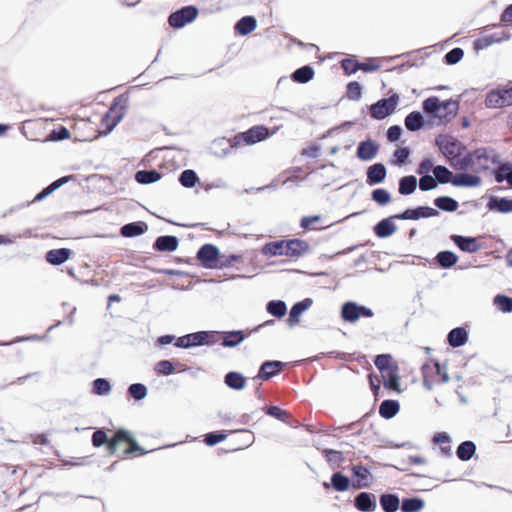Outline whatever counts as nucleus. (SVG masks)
<instances>
[{
    "mask_svg": "<svg viewBox=\"0 0 512 512\" xmlns=\"http://www.w3.org/2000/svg\"><path fill=\"white\" fill-rule=\"evenodd\" d=\"M269 130L263 125L253 126L244 132L236 134L232 139L220 138L212 143L211 149L218 157L227 156L230 151L241 145H253L265 140Z\"/></svg>",
    "mask_w": 512,
    "mask_h": 512,
    "instance_id": "obj_1",
    "label": "nucleus"
},
{
    "mask_svg": "<svg viewBox=\"0 0 512 512\" xmlns=\"http://www.w3.org/2000/svg\"><path fill=\"white\" fill-rule=\"evenodd\" d=\"M422 109L430 118L451 121L458 112L459 103L452 99L440 101L438 97L431 96L423 101Z\"/></svg>",
    "mask_w": 512,
    "mask_h": 512,
    "instance_id": "obj_2",
    "label": "nucleus"
},
{
    "mask_svg": "<svg viewBox=\"0 0 512 512\" xmlns=\"http://www.w3.org/2000/svg\"><path fill=\"white\" fill-rule=\"evenodd\" d=\"M129 103V97L123 93L110 104L108 111L102 117V125L105 126L104 136L110 134L118 123L125 117Z\"/></svg>",
    "mask_w": 512,
    "mask_h": 512,
    "instance_id": "obj_3",
    "label": "nucleus"
},
{
    "mask_svg": "<svg viewBox=\"0 0 512 512\" xmlns=\"http://www.w3.org/2000/svg\"><path fill=\"white\" fill-rule=\"evenodd\" d=\"M218 331H198L189 333L176 339L175 345L179 348H193L204 345H214L218 339Z\"/></svg>",
    "mask_w": 512,
    "mask_h": 512,
    "instance_id": "obj_4",
    "label": "nucleus"
},
{
    "mask_svg": "<svg viewBox=\"0 0 512 512\" xmlns=\"http://www.w3.org/2000/svg\"><path fill=\"white\" fill-rule=\"evenodd\" d=\"M399 102L398 94L394 93L388 98L378 100L369 107L371 117L382 120L394 113Z\"/></svg>",
    "mask_w": 512,
    "mask_h": 512,
    "instance_id": "obj_5",
    "label": "nucleus"
},
{
    "mask_svg": "<svg viewBox=\"0 0 512 512\" xmlns=\"http://www.w3.org/2000/svg\"><path fill=\"white\" fill-rule=\"evenodd\" d=\"M373 315L370 308L354 301H347L341 307V317L345 322L355 323L361 317L371 318Z\"/></svg>",
    "mask_w": 512,
    "mask_h": 512,
    "instance_id": "obj_6",
    "label": "nucleus"
},
{
    "mask_svg": "<svg viewBox=\"0 0 512 512\" xmlns=\"http://www.w3.org/2000/svg\"><path fill=\"white\" fill-rule=\"evenodd\" d=\"M436 145L448 162H451L456 156H460L464 150V146L460 141L447 135L437 136Z\"/></svg>",
    "mask_w": 512,
    "mask_h": 512,
    "instance_id": "obj_7",
    "label": "nucleus"
},
{
    "mask_svg": "<svg viewBox=\"0 0 512 512\" xmlns=\"http://www.w3.org/2000/svg\"><path fill=\"white\" fill-rule=\"evenodd\" d=\"M198 9L193 5L185 6L170 14L168 23L171 27L179 29L193 22L198 16Z\"/></svg>",
    "mask_w": 512,
    "mask_h": 512,
    "instance_id": "obj_8",
    "label": "nucleus"
},
{
    "mask_svg": "<svg viewBox=\"0 0 512 512\" xmlns=\"http://www.w3.org/2000/svg\"><path fill=\"white\" fill-rule=\"evenodd\" d=\"M219 254L220 251L215 245L204 244L197 252V259L203 267L213 269L218 267Z\"/></svg>",
    "mask_w": 512,
    "mask_h": 512,
    "instance_id": "obj_9",
    "label": "nucleus"
},
{
    "mask_svg": "<svg viewBox=\"0 0 512 512\" xmlns=\"http://www.w3.org/2000/svg\"><path fill=\"white\" fill-rule=\"evenodd\" d=\"M439 215L437 209L429 206H418L416 208H408L405 211L394 214L397 220H418L420 218H429Z\"/></svg>",
    "mask_w": 512,
    "mask_h": 512,
    "instance_id": "obj_10",
    "label": "nucleus"
},
{
    "mask_svg": "<svg viewBox=\"0 0 512 512\" xmlns=\"http://www.w3.org/2000/svg\"><path fill=\"white\" fill-rule=\"evenodd\" d=\"M353 475L352 486L355 489L368 488L372 482V474L370 470L360 464L353 465L351 468Z\"/></svg>",
    "mask_w": 512,
    "mask_h": 512,
    "instance_id": "obj_11",
    "label": "nucleus"
},
{
    "mask_svg": "<svg viewBox=\"0 0 512 512\" xmlns=\"http://www.w3.org/2000/svg\"><path fill=\"white\" fill-rule=\"evenodd\" d=\"M475 165H479L481 169L487 170L489 163L500 164V156L495 150L490 148H478L474 151Z\"/></svg>",
    "mask_w": 512,
    "mask_h": 512,
    "instance_id": "obj_12",
    "label": "nucleus"
},
{
    "mask_svg": "<svg viewBox=\"0 0 512 512\" xmlns=\"http://www.w3.org/2000/svg\"><path fill=\"white\" fill-rule=\"evenodd\" d=\"M74 179V175H65L62 176L55 181L51 182L48 186L43 188L39 193L36 194L34 199L31 202H28L27 205H30L31 203L41 202L48 196H50L52 193H54L56 190H58L63 185L69 183Z\"/></svg>",
    "mask_w": 512,
    "mask_h": 512,
    "instance_id": "obj_13",
    "label": "nucleus"
},
{
    "mask_svg": "<svg viewBox=\"0 0 512 512\" xmlns=\"http://www.w3.org/2000/svg\"><path fill=\"white\" fill-rule=\"evenodd\" d=\"M379 151V145L372 139H366L358 144L356 156L361 161L373 160Z\"/></svg>",
    "mask_w": 512,
    "mask_h": 512,
    "instance_id": "obj_14",
    "label": "nucleus"
},
{
    "mask_svg": "<svg viewBox=\"0 0 512 512\" xmlns=\"http://www.w3.org/2000/svg\"><path fill=\"white\" fill-rule=\"evenodd\" d=\"M354 506L361 512H374L377 509L376 496L369 492H360L354 498Z\"/></svg>",
    "mask_w": 512,
    "mask_h": 512,
    "instance_id": "obj_15",
    "label": "nucleus"
},
{
    "mask_svg": "<svg viewBox=\"0 0 512 512\" xmlns=\"http://www.w3.org/2000/svg\"><path fill=\"white\" fill-rule=\"evenodd\" d=\"M450 239L463 252L476 253L481 249V245L475 237L451 235Z\"/></svg>",
    "mask_w": 512,
    "mask_h": 512,
    "instance_id": "obj_16",
    "label": "nucleus"
},
{
    "mask_svg": "<svg viewBox=\"0 0 512 512\" xmlns=\"http://www.w3.org/2000/svg\"><path fill=\"white\" fill-rule=\"evenodd\" d=\"M510 39V34L502 31L500 33H493L481 36L474 41L475 50H484L495 43H501Z\"/></svg>",
    "mask_w": 512,
    "mask_h": 512,
    "instance_id": "obj_17",
    "label": "nucleus"
},
{
    "mask_svg": "<svg viewBox=\"0 0 512 512\" xmlns=\"http://www.w3.org/2000/svg\"><path fill=\"white\" fill-rule=\"evenodd\" d=\"M73 251L69 248H57L45 253V260L53 266H59L70 259Z\"/></svg>",
    "mask_w": 512,
    "mask_h": 512,
    "instance_id": "obj_18",
    "label": "nucleus"
},
{
    "mask_svg": "<svg viewBox=\"0 0 512 512\" xmlns=\"http://www.w3.org/2000/svg\"><path fill=\"white\" fill-rule=\"evenodd\" d=\"M387 175L386 167L383 163H375L368 167L366 171V181L370 186L382 183Z\"/></svg>",
    "mask_w": 512,
    "mask_h": 512,
    "instance_id": "obj_19",
    "label": "nucleus"
},
{
    "mask_svg": "<svg viewBox=\"0 0 512 512\" xmlns=\"http://www.w3.org/2000/svg\"><path fill=\"white\" fill-rule=\"evenodd\" d=\"M313 304L311 298H305L302 301L296 302L289 311L288 324L293 327L299 323L300 316L306 310H308Z\"/></svg>",
    "mask_w": 512,
    "mask_h": 512,
    "instance_id": "obj_20",
    "label": "nucleus"
},
{
    "mask_svg": "<svg viewBox=\"0 0 512 512\" xmlns=\"http://www.w3.org/2000/svg\"><path fill=\"white\" fill-rule=\"evenodd\" d=\"M148 230V224L144 221H134L124 224L120 228V235L125 238H134L144 234Z\"/></svg>",
    "mask_w": 512,
    "mask_h": 512,
    "instance_id": "obj_21",
    "label": "nucleus"
},
{
    "mask_svg": "<svg viewBox=\"0 0 512 512\" xmlns=\"http://www.w3.org/2000/svg\"><path fill=\"white\" fill-rule=\"evenodd\" d=\"M394 215L384 218L374 226V233L379 238H387L393 235L397 229Z\"/></svg>",
    "mask_w": 512,
    "mask_h": 512,
    "instance_id": "obj_22",
    "label": "nucleus"
},
{
    "mask_svg": "<svg viewBox=\"0 0 512 512\" xmlns=\"http://www.w3.org/2000/svg\"><path fill=\"white\" fill-rule=\"evenodd\" d=\"M283 368V363L281 361H265L259 369V372L256 378H260L263 380H268L275 375H277L281 369Z\"/></svg>",
    "mask_w": 512,
    "mask_h": 512,
    "instance_id": "obj_23",
    "label": "nucleus"
},
{
    "mask_svg": "<svg viewBox=\"0 0 512 512\" xmlns=\"http://www.w3.org/2000/svg\"><path fill=\"white\" fill-rule=\"evenodd\" d=\"M223 336L221 345L228 348H234L240 345L246 338L244 331L231 330L219 332Z\"/></svg>",
    "mask_w": 512,
    "mask_h": 512,
    "instance_id": "obj_24",
    "label": "nucleus"
},
{
    "mask_svg": "<svg viewBox=\"0 0 512 512\" xmlns=\"http://www.w3.org/2000/svg\"><path fill=\"white\" fill-rule=\"evenodd\" d=\"M487 208L490 211H497L499 213L512 212V199L506 197L491 196Z\"/></svg>",
    "mask_w": 512,
    "mask_h": 512,
    "instance_id": "obj_25",
    "label": "nucleus"
},
{
    "mask_svg": "<svg viewBox=\"0 0 512 512\" xmlns=\"http://www.w3.org/2000/svg\"><path fill=\"white\" fill-rule=\"evenodd\" d=\"M286 256L298 257L309 250V244L301 239H291L285 242Z\"/></svg>",
    "mask_w": 512,
    "mask_h": 512,
    "instance_id": "obj_26",
    "label": "nucleus"
},
{
    "mask_svg": "<svg viewBox=\"0 0 512 512\" xmlns=\"http://www.w3.org/2000/svg\"><path fill=\"white\" fill-rule=\"evenodd\" d=\"M481 182L479 176L469 173H457L452 180V184L456 187H478Z\"/></svg>",
    "mask_w": 512,
    "mask_h": 512,
    "instance_id": "obj_27",
    "label": "nucleus"
},
{
    "mask_svg": "<svg viewBox=\"0 0 512 512\" xmlns=\"http://www.w3.org/2000/svg\"><path fill=\"white\" fill-rule=\"evenodd\" d=\"M447 340L451 347H461L467 342L468 333L465 328L457 327L448 333Z\"/></svg>",
    "mask_w": 512,
    "mask_h": 512,
    "instance_id": "obj_28",
    "label": "nucleus"
},
{
    "mask_svg": "<svg viewBox=\"0 0 512 512\" xmlns=\"http://www.w3.org/2000/svg\"><path fill=\"white\" fill-rule=\"evenodd\" d=\"M148 395V389L143 383H132L127 387V400L133 399L136 402L144 400Z\"/></svg>",
    "mask_w": 512,
    "mask_h": 512,
    "instance_id": "obj_29",
    "label": "nucleus"
},
{
    "mask_svg": "<svg viewBox=\"0 0 512 512\" xmlns=\"http://www.w3.org/2000/svg\"><path fill=\"white\" fill-rule=\"evenodd\" d=\"M485 106L487 108H502L507 107L503 89L490 91L485 98Z\"/></svg>",
    "mask_w": 512,
    "mask_h": 512,
    "instance_id": "obj_30",
    "label": "nucleus"
},
{
    "mask_svg": "<svg viewBox=\"0 0 512 512\" xmlns=\"http://www.w3.org/2000/svg\"><path fill=\"white\" fill-rule=\"evenodd\" d=\"M404 124L408 131H419L424 127V117L419 111H413L405 117Z\"/></svg>",
    "mask_w": 512,
    "mask_h": 512,
    "instance_id": "obj_31",
    "label": "nucleus"
},
{
    "mask_svg": "<svg viewBox=\"0 0 512 512\" xmlns=\"http://www.w3.org/2000/svg\"><path fill=\"white\" fill-rule=\"evenodd\" d=\"M379 502L384 512H396L400 507V500L396 494H382L380 495Z\"/></svg>",
    "mask_w": 512,
    "mask_h": 512,
    "instance_id": "obj_32",
    "label": "nucleus"
},
{
    "mask_svg": "<svg viewBox=\"0 0 512 512\" xmlns=\"http://www.w3.org/2000/svg\"><path fill=\"white\" fill-rule=\"evenodd\" d=\"M257 27V21L253 16H244L235 24V31L240 35H247Z\"/></svg>",
    "mask_w": 512,
    "mask_h": 512,
    "instance_id": "obj_33",
    "label": "nucleus"
},
{
    "mask_svg": "<svg viewBox=\"0 0 512 512\" xmlns=\"http://www.w3.org/2000/svg\"><path fill=\"white\" fill-rule=\"evenodd\" d=\"M134 179L139 184H152L160 180V172L156 169L152 170H138Z\"/></svg>",
    "mask_w": 512,
    "mask_h": 512,
    "instance_id": "obj_34",
    "label": "nucleus"
},
{
    "mask_svg": "<svg viewBox=\"0 0 512 512\" xmlns=\"http://www.w3.org/2000/svg\"><path fill=\"white\" fill-rule=\"evenodd\" d=\"M262 254L268 257L286 256L285 241L281 240L266 243L262 247Z\"/></svg>",
    "mask_w": 512,
    "mask_h": 512,
    "instance_id": "obj_35",
    "label": "nucleus"
},
{
    "mask_svg": "<svg viewBox=\"0 0 512 512\" xmlns=\"http://www.w3.org/2000/svg\"><path fill=\"white\" fill-rule=\"evenodd\" d=\"M435 259L441 268L449 269L457 263L458 256L452 251L444 250L440 251Z\"/></svg>",
    "mask_w": 512,
    "mask_h": 512,
    "instance_id": "obj_36",
    "label": "nucleus"
},
{
    "mask_svg": "<svg viewBox=\"0 0 512 512\" xmlns=\"http://www.w3.org/2000/svg\"><path fill=\"white\" fill-rule=\"evenodd\" d=\"M225 384L233 390H242L245 387L246 379L239 372H228L224 378Z\"/></svg>",
    "mask_w": 512,
    "mask_h": 512,
    "instance_id": "obj_37",
    "label": "nucleus"
},
{
    "mask_svg": "<svg viewBox=\"0 0 512 512\" xmlns=\"http://www.w3.org/2000/svg\"><path fill=\"white\" fill-rule=\"evenodd\" d=\"M476 452V445L472 441H463L457 447L456 455L462 461H469Z\"/></svg>",
    "mask_w": 512,
    "mask_h": 512,
    "instance_id": "obj_38",
    "label": "nucleus"
},
{
    "mask_svg": "<svg viewBox=\"0 0 512 512\" xmlns=\"http://www.w3.org/2000/svg\"><path fill=\"white\" fill-rule=\"evenodd\" d=\"M92 393L97 396H107L112 391V385L107 378H96L92 381Z\"/></svg>",
    "mask_w": 512,
    "mask_h": 512,
    "instance_id": "obj_39",
    "label": "nucleus"
},
{
    "mask_svg": "<svg viewBox=\"0 0 512 512\" xmlns=\"http://www.w3.org/2000/svg\"><path fill=\"white\" fill-rule=\"evenodd\" d=\"M399 403L396 400H384L379 407V414L385 419L393 418L399 411Z\"/></svg>",
    "mask_w": 512,
    "mask_h": 512,
    "instance_id": "obj_40",
    "label": "nucleus"
},
{
    "mask_svg": "<svg viewBox=\"0 0 512 512\" xmlns=\"http://www.w3.org/2000/svg\"><path fill=\"white\" fill-rule=\"evenodd\" d=\"M417 188V179L414 175L403 176L399 180L398 191L401 195H410Z\"/></svg>",
    "mask_w": 512,
    "mask_h": 512,
    "instance_id": "obj_41",
    "label": "nucleus"
},
{
    "mask_svg": "<svg viewBox=\"0 0 512 512\" xmlns=\"http://www.w3.org/2000/svg\"><path fill=\"white\" fill-rule=\"evenodd\" d=\"M351 485L350 479L341 472H335L331 476V486L337 492H345Z\"/></svg>",
    "mask_w": 512,
    "mask_h": 512,
    "instance_id": "obj_42",
    "label": "nucleus"
},
{
    "mask_svg": "<svg viewBox=\"0 0 512 512\" xmlns=\"http://www.w3.org/2000/svg\"><path fill=\"white\" fill-rule=\"evenodd\" d=\"M449 164L454 169H458V170L469 169L470 167L475 165L474 151L466 154L462 158H460L459 156H456L451 162H449Z\"/></svg>",
    "mask_w": 512,
    "mask_h": 512,
    "instance_id": "obj_43",
    "label": "nucleus"
},
{
    "mask_svg": "<svg viewBox=\"0 0 512 512\" xmlns=\"http://www.w3.org/2000/svg\"><path fill=\"white\" fill-rule=\"evenodd\" d=\"M434 205L446 212H454L458 209V202L450 196H440L434 199Z\"/></svg>",
    "mask_w": 512,
    "mask_h": 512,
    "instance_id": "obj_44",
    "label": "nucleus"
},
{
    "mask_svg": "<svg viewBox=\"0 0 512 512\" xmlns=\"http://www.w3.org/2000/svg\"><path fill=\"white\" fill-rule=\"evenodd\" d=\"M314 76V70L311 66L305 65L296 69L292 74V80L297 83H307Z\"/></svg>",
    "mask_w": 512,
    "mask_h": 512,
    "instance_id": "obj_45",
    "label": "nucleus"
},
{
    "mask_svg": "<svg viewBox=\"0 0 512 512\" xmlns=\"http://www.w3.org/2000/svg\"><path fill=\"white\" fill-rule=\"evenodd\" d=\"M266 310L272 316L282 318L286 314L287 306L282 300H271L267 303Z\"/></svg>",
    "mask_w": 512,
    "mask_h": 512,
    "instance_id": "obj_46",
    "label": "nucleus"
},
{
    "mask_svg": "<svg viewBox=\"0 0 512 512\" xmlns=\"http://www.w3.org/2000/svg\"><path fill=\"white\" fill-rule=\"evenodd\" d=\"M434 178L437 180V184L452 183L453 174L452 172L443 165H437L433 168Z\"/></svg>",
    "mask_w": 512,
    "mask_h": 512,
    "instance_id": "obj_47",
    "label": "nucleus"
},
{
    "mask_svg": "<svg viewBox=\"0 0 512 512\" xmlns=\"http://www.w3.org/2000/svg\"><path fill=\"white\" fill-rule=\"evenodd\" d=\"M424 507V501L418 497L403 499L401 503L402 512H419Z\"/></svg>",
    "mask_w": 512,
    "mask_h": 512,
    "instance_id": "obj_48",
    "label": "nucleus"
},
{
    "mask_svg": "<svg viewBox=\"0 0 512 512\" xmlns=\"http://www.w3.org/2000/svg\"><path fill=\"white\" fill-rule=\"evenodd\" d=\"M382 378H383L384 386L387 389H391V390H395V391L400 390L399 389V386H400L399 376H398L397 368L383 373Z\"/></svg>",
    "mask_w": 512,
    "mask_h": 512,
    "instance_id": "obj_49",
    "label": "nucleus"
},
{
    "mask_svg": "<svg viewBox=\"0 0 512 512\" xmlns=\"http://www.w3.org/2000/svg\"><path fill=\"white\" fill-rule=\"evenodd\" d=\"M374 364L380 370V372L382 374L397 368L393 364V359H392L391 355H389V354L378 355L374 361Z\"/></svg>",
    "mask_w": 512,
    "mask_h": 512,
    "instance_id": "obj_50",
    "label": "nucleus"
},
{
    "mask_svg": "<svg viewBox=\"0 0 512 512\" xmlns=\"http://www.w3.org/2000/svg\"><path fill=\"white\" fill-rule=\"evenodd\" d=\"M199 180L196 172L191 169L184 170L179 176V182L185 188H192Z\"/></svg>",
    "mask_w": 512,
    "mask_h": 512,
    "instance_id": "obj_51",
    "label": "nucleus"
},
{
    "mask_svg": "<svg viewBox=\"0 0 512 512\" xmlns=\"http://www.w3.org/2000/svg\"><path fill=\"white\" fill-rule=\"evenodd\" d=\"M494 305H496L499 310H501L503 313H510L512 312V297L498 294L494 297L493 300Z\"/></svg>",
    "mask_w": 512,
    "mask_h": 512,
    "instance_id": "obj_52",
    "label": "nucleus"
},
{
    "mask_svg": "<svg viewBox=\"0 0 512 512\" xmlns=\"http://www.w3.org/2000/svg\"><path fill=\"white\" fill-rule=\"evenodd\" d=\"M48 137L50 141L58 142L69 139L71 137V133L65 126L59 125L50 131Z\"/></svg>",
    "mask_w": 512,
    "mask_h": 512,
    "instance_id": "obj_53",
    "label": "nucleus"
},
{
    "mask_svg": "<svg viewBox=\"0 0 512 512\" xmlns=\"http://www.w3.org/2000/svg\"><path fill=\"white\" fill-rule=\"evenodd\" d=\"M371 198L374 202L381 206L387 205L391 201L390 193L383 188H377L372 191Z\"/></svg>",
    "mask_w": 512,
    "mask_h": 512,
    "instance_id": "obj_54",
    "label": "nucleus"
},
{
    "mask_svg": "<svg viewBox=\"0 0 512 512\" xmlns=\"http://www.w3.org/2000/svg\"><path fill=\"white\" fill-rule=\"evenodd\" d=\"M109 439L105 428H97L92 435L91 443L93 447L99 448L105 445Z\"/></svg>",
    "mask_w": 512,
    "mask_h": 512,
    "instance_id": "obj_55",
    "label": "nucleus"
},
{
    "mask_svg": "<svg viewBox=\"0 0 512 512\" xmlns=\"http://www.w3.org/2000/svg\"><path fill=\"white\" fill-rule=\"evenodd\" d=\"M511 172V164L510 163H501L497 169L492 171L495 181L497 183H502L507 181L508 173Z\"/></svg>",
    "mask_w": 512,
    "mask_h": 512,
    "instance_id": "obj_56",
    "label": "nucleus"
},
{
    "mask_svg": "<svg viewBox=\"0 0 512 512\" xmlns=\"http://www.w3.org/2000/svg\"><path fill=\"white\" fill-rule=\"evenodd\" d=\"M464 56V51L462 48L456 47L448 51L445 56V62L449 65H455L461 61Z\"/></svg>",
    "mask_w": 512,
    "mask_h": 512,
    "instance_id": "obj_57",
    "label": "nucleus"
},
{
    "mask_svg": "<svg viewBox=\"0 0 512 512\" xmlns=\"http://www.w3.org/2000/svg\"><path fill=\"white\" fill-rule=\"evenodd\" d=\"M266 414L269 416L275 417L276 419L288 423L289 422V414L287 411L279 408L278 406H269L265 409Z\"/></svg>",
    "mask_w": 512,
    "mask_h": 512,
    "instance_id": "obj_58",
    "label": "nucleus"
},
{
    "mask_svg": "<svg viewBox=\"0 0 512 512\" xmlns=\"http://www.w3.org/2000/svg\"><path fill=\"white\" fill-rule=\"evenodd\" d=\"M437 180L431 175H424L420 177L419 188L421 191H430L437 187Z\"/></svg>",
    "mask_w": 512,
    "mask_h": 512,
    "instance_id": "obj_59",
    "label": "nucleus"
},
{
    "mask_svg": "<svg viewBox=\"0 0 512 512\" xmlns=\"http://www.w3.org/2000/svg\"><path fill=\"white\" fill-rule=\"evenodd\" d=\"M226 439V434L223 431L210 432L205 435V443L208 446H214Z\"/></svg>",
    "mask_w": 512,
    "mask_h": 512,
    "instance_id": "obj_60",
    "label": "nucleus"
},
{
    "mask_svg": "<svg viewBox=\"0 0 512 512\" xmlns=\"http://www.w3.org/2000/svg\"><path fill=\"white\" fill-rule=\"evenodd\" d=\"M362 88L361 85L354 81L347 85V97L351 100H359L361 98Z\"/></svg>",
    "mask_w": 512,
    "mask_h": 512,
    "instance_id": "obj_61",
    "label": "nucleus"
},
{
    "mask_svg": "<svg viewBox=\"0 0 512 512\" xmlns=\"http://www.w3.org/2000/svg\"><path fill=\"white\" fill-rule=\"evenodd\" d=\"M178 238L176 236H162V251H174L178 247Z\"/></svg>",
    "mask_w": 512,
    "mask_h": 512,
    "instance_id": "obj_62",
    "label": "nucleus"
},
{
    "mask_svg": "<svg viewBox=\"0 0 512 512\" xmlns=\"http://www.w3.org/2000/svg\"><path fill=\"white\" fill-rule=\"evenodd\" d=\"M325 458L331 464L339 465L343 461V454L333 449H325L323 451Z\"/></svg>",
    "mask_w": 512,
    "mask_h": 512,
    "instance_id": "obj_63",
    "label": "nucleus"
},
{
    "mask_svg": "<svg viewBox=\"0 0 512 512\" xmlns=\"http://www.w3.org/2000/svg\"><path fill=\"white\" fill-rule=\"evenodd\" d=\"M342 68L343 70L348 74L356 73L358 70H360V62L357 60H353L350 58H346L342 60Z\"/></svg>",
    "mask_w": 512,
    "mask_h": 512,
    "instance_id": "obj_64",
    "label": "nucleus"
}]
</instances>
